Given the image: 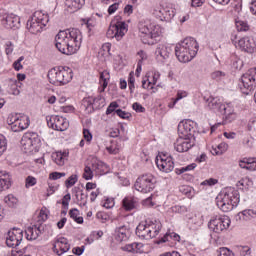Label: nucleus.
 <instances>
[{
	"label": "nucleus",
	"instance_id": "nucleus-1",
	"mask_svg": "<svg viewBox=\"0 0 256 256\" xmlns=\"http://www.w3.org/2000/svg\"><path fill=\"white\" fill-rule=\"evenodd\" d=\"M83 34L77 28L58 32L55 36V47L63 55H75L81 49Z\"/></svg>",
	"mask_w": 256,
	"mask_h": 256
},
{
	"label": "nucleus",
	"instance_id": "nucleus-2",
	"mask_svg": "<svg viewBox=\"0 0 256 256\" xmlns=\"http://www.w3.org/2000/svg\"><path fill=\"white\" fill-rule=\"evenodd\" d=\"M199 51V43L192 37H187L175 46V55L180 63L193 61Z\"/></svg>",
	"mask_w": 256,
	"mask_h": 256
},
{
	"label": "nucleus",
	"instance_id": "nucleus-3",
	"mask_svg": "<svg viewBox=\"0 0 256 256\" xmlns=\"http://www.w3.org/2000/svg\"><path fill=\"white\" fill-rule=\"evenodd\" d=\"M240 196L239 191L233 187H226L216 197V205L224 213L233 211L234 207L239 205Z\"/></svg>",
	"mask_w": 256,
	"mask_h": 256
},
{
	"label": "nucleus",
	"instance_id": "nucleus-4",
	"mask_svg": "<svg viewBox=\"0 0 256 256\" xmlns=\"http://www.w3.org/2000/svg\"><path fill=\"white\" fill-rule=\"evenodd\" d=\"M161 227L162 225L159 220L147 219L139 223L136 228V235L140 239H153L159 235Z\"/></svg>",
	"mask_w": 256,
	"mask_h": 256
},
{
	"label": "nucleus",
	"instance_id": "nucleus-5",
	"mask_svg": "<svg viewBox=\"0 0 256 256\" xmlns=\"http://www.w3.org/2000/svg\"><path fill=\"white\" fill-rule=\"evenodd\" d=\"M138 29L141 33L142 43L145 45H154L155 39L161 37V26L149 21L140 22Z\"/></svg>",
	"mask_w": 256,
	"mask_h": 256
},
{
	"label": "nucleus",
	"instance_id": "nucleus-6",
	"mask_svg": "<svg viewBox=\"0 0 256 256\" xmlns=\"http://www.w3.org/2000/svg\"><path fill=\"white\" fill-rule=\"evenodd\" d=\"M47 77L52 85H67L73 79V70L69 67H55L48 71Z\"/></svg>",
	"mask_w": 256,
	"mask_h": 256
},
{
	"label": "nucleus",
	"instance_id": "nucleus-7",
	"mask_svg": "<svg viewBox=\"0 0 256 256\" xmlns=\"http://www.w3.org/2000/svg\"><path fill=\"white\" fill-rule=\"evenodd\" d=\"M21 145L22 151L28 155H31L32 153L39 152V148L41 147V139L37 133L29 132L23 135Z\"/></svg>",
	"mask_w": 256,
	"mask_h": 256
},
{
	"label": "nucleus",
	"instance_id": "nucleus-8",
	"mask_svg": "<svg viewBox=\"0 0 256 256\" xmlns=\"http://www.w3.org/2000/svg\"><path fill=\"white\" fill-rule=\"evenodd\" d=\"M47 23H49V15L38 11L27 21L26 27L30 33L37 35V33H41L43 27L47 26Z\"/></svg>",
	"mask_w": 256,
	"mask_h": 256
},
{
	"label": "nucleus",
	"instance_id": "nucleus-9",
	"mask_svg": "<svg viewBox=\"0 0 256 256\" xmlns=\"http://www.w3.org/2000/svg\"><path fill=\"white\" fill-rule=\"evenodd\" d=\"M7 124L9 125L11 131L14 133H19L20 131H25V129L29 128L31 120L27 115L10 114L7 118Z\"/></svg>",
	"mask_w": 256,
	"mask_h": 256
},
{
	"label": "nucleus",
	"instance_id": "nucleus-10",
	"mask_svg": "<svg viewBox=\"0 0 256 256\" xmlns=\"http://www.w3.org/2000/svg\"><path fill=\"white\" fill-rule=\"evenodd\" d=\"M231 227V218L226 215H214L208 222V228L213 233H225Z\"/></svg>",
	"mask_w": 256,
	"mask_h": 256
},
{
	"label": "nucleus",
	"instance_id": "nucleus-11",
	"mask_svg": "<svg viewBox=\"0 0 256 256\" xmlns=\"http://www.w3.org/2000/svg\"><path fill=\"white\" fill-rule=\"evenodd\" d=\"M155 183H157L155 176L148 173L138 177L134 187L136 191H139L140 193H151V191L155 189Z\"/></svg>",
	"mask_w": 256,
	"mask_h": 256
},
{
	"label": "nucleus",
	"instance_id": "nucleus-12",
	"mask_svg": "<svg viewBox=\"0 0 256 256\" xmlns=\"http://www.w3.org/2000/svg\"><path fill=\"white\" fill-rule=\"evenodd\" d=\"M127 31H129V25H127L125 21H118L115 24L110 25L107 31V37H109V39L121 41V39L125 37Z\"/></svg>",
	"mask_w": 256,
	"mask_h": 256
},
{
	"label": "nucleus",
	"instance_id": "nucleus-13",
	"mask_svg": "<svg viewBox=\"0 0 256 256\" xmlns=\"http://www.w3.org/2000/svg\"><path fill=\"white\" fill-rule=\"evenodd\" d=\"M177 10L175 4L164 3L161 4L157 9L154 10V15L158 17L160 21H171L175 17Z\"/></svg>",
	"mask_w": 256,
	"mask_h": 256
},
{
	"label": "nucleus",
	"instance_id": "nucleus-14",
	"mask_svg": "<svg viewBox=\"0 0 256 256\" xmlns=\"http://www.w3.org/2000/svg\"><path fill=\"white\" fill-rule=\"evenodd\" d=\"M156 165L159 171H162V173H171V171L175 169L173 157L168 153H160L156 157Z\"/></svg>",
	"mask_w": 256,
	"mask_h": 256
},
{
	"label": "nucleus",
	"instance_id": "nucleus-15",
	"mask_svg": "<svg viewBox=\"0 0 256 256\" xmlns=\"http://www.w3.org/2000/svg\"><path fill=\"white\" fill-rule=\"evenodd\" d=\"M47 125L51 129H54V131H67V129H69V121L59 115L47 118Z\"/></svg>",
	"mask_w": 256,
	"mask_h": 256
},
{
	"label": "nucleus",
	"instance_id": "nucleus-16",
	"mask_svg": "<svg viewBox=\"0 0 256 256\" xmlns=\"http://www.w3.org/2000/svg\"><path fill=\"white\" fill-rule=\"evenodd\" d=\"M195 127H197V123H195V121L191 119L182 120L178 124V135L181 137H189L193 139Z\"/></svg>",
	"mask_w": 256,
	"mask_h": 256
},
{
	"label": "nucleus",
	"instance_id": "nucleus-17",
	"mask_svg": "<svg viewBox=\"0 0 256 256\" xmlns=\"http://www.w3.org/2000/svg\"><path fill=\"white\" fill-rule=\"evenodd\" d=\"M255 81L256 79L249 72H246L245 74H243L239 82V87L242 93H244L245 95H249V92L255 91L256 89Z\"/></svg>",
	"mask_w": 256,
	"mask_h": 256
},
{
	"label": "nucleus",
	"instance_id": "nucleus-18",
	"mask_svg": "<svg viewBox=\"0 0 256 256\" xmlns=\"http://www.w3.org/2000/svg\"><path fill=\"white\" fill-rule=\"evenodd\" d=\"M23 241V230L20 228H13L12 230L8 231V236L6 237V245L7 247H19L21 242Z\"/></svg>",
	"mask_w": 256,
	"mask_h": 256
},
{
	"label": "nucleus",
	"instance_id": "nucleus-19",
	"mask_svg": "<svg viewBox=\"0 0 256 256\" xmlns=\"http://www.w3.org/2000/svg\"><path fill=\"white\" fill-rule=\"evenodd\" d=\"M194 145V138L179 136L174 143V149L178 153H187Z\"/></svg>",
	"mask_w": 256,
	"mask_h": 256
},
{
	"label": "nucleus",
	"instance_id": "nucleus-20",
	"mask_svg": "<svg viewBox=\"0 0 256 256\" xmlns=\"http://www.w3.org/2000/svg\"><path fill=\"white\" fill-rule=\"evenodd\" d=\"M236 48L241 49L244 53L253 55V53H256V41L249 36H244L238 40V46Z\"/></svg>",
	"mask_w": 256,
	"mask_h": 256
},
{
	"label": "nucleus",
	"instance_id": "nucleus-21",
	"mask_svg": "<svg viewBox=\"0 0 256 256\" xmlns=\"http://www.w3.org/2000/svg\"><path fill=\"white\" fill-rule=\"evenodd\" d=\"M172 52L173 49H171V46L167 44H158L155 50L156 60L158 63H167V61H169V57H171Z\"/></svg>",
	"mask_w": 256,
	"mask_h": 256
},
{
	"label": "nucleus",
	"instance_id": "nucleus-22",
	"mask_svg": "<svg viewBox=\"0 0 256 256\" xmlns=\"http://www.w3.org/2000/svg\"><path fill=\"white\" fill-rule=\"evenodd\" d=\"M206 107L210 111H214V113H223V108L227 107V104H223L221 99L217 97L210 96L206 100Z\"/></svg>",
	"mask_w": 256,
	"mask_h": 256
},
{
	"label": "nucleus",
	"instance_id": "nucleus-23",
	"mask_svg": "<svg viewBox=\"0 0 256 256\" xmlns=\"http://www.w3.org/2000/svg\"><path fill=\"white\" fill-rule=\"evenodd\" d=\"M43 231V226L39 225H34L32 227H28L25 230L26 233V239L28 241H35V239H38L39 235H41Z\"/></svg>",
	"mask_w": 256,
	"mask_h": 256
},
{
	"label": "nucleus",
	"instance_id": "nucleus-24",
	"mask_svg": "<svg viewBox=\"0 0 256 256\" xmlns=\"http://www.w3.org/2000/svg\"><path fill=\"white\" fill-rule=\"evenodd\" d=\"M85 5V0H65V7L68 13H76Z\"/></svg>",
	"mask_w": 256,
	"mask_h": 256
},
{
	"label": "nucleus",
	"instance_id": "nucleus-25",
	"mask_svg": "<svg viewBox=\"0 0 256 256\" xmlns=\"http://www.w3.org/2000/svg\"><path fill=\"white\" fill-rule=\"evenodd\" d=\"M225 115L223 123H233L237 119V113H235V110L233 109V106L231 104H226V107L223 108V111L221 112Z\"/></svg>",
	"mask_w": 256,
	"mask_h": 256
},
{
	"label": "nucleus",
	"instance_id": "nucleus-26",
	"mask_svg": "<svg viewBox=\"0 0 256 256\" xmlns=\"http://www.w3.org/2000/svg\"><path fill=\"white\" fill-rule=\"evenodd\" d=\"M114 239L118 243L127 241V239H129V230L127 229V226H120L116 228L114 231Z\"/></svg>",
	"mask_w": 256,
	"mask_h": 256
},
{
	"label": "nucleus",
	"instance_id": "nucleus-27",
	"mask_svg": "<svg viewBox=\"0 0 256 256\" xmlns=\"http://www.w3.org/2000/svg\"><path fill=\"white\" fill-rule=\"evenodd\" d=\"M3 25L6 29H18L19 27V18L15 14L7 15L3 19Z\"/></svg>",
	"mask_w": 256,
	"mask_h": 256
},
{
	"label": "nucleus",
	"instance_id": "nucleus-28",
	"mask_svg": "<svg viewBox=\"0 0 256 256\" xmlns=\"http://www.w3.org/2000/svg\"><path fill=\"white\" fill-rule=\"evenodd\" d=\"M11 188V175L0 171V193Z\"/></svg>",
	"mask_w": 256,
	"mask_h": 256
},
{
	"label": "nucleus",
	"instance_id": "nucleus-29",
	"mask_svg": "<svg viewBox=\"0 0 256 256\" xmlns=\"http://www.w3.org/2000/svg\"><path fill=\"white\" fill-rule=\"evenodd\" d=\"M68 157H69V152L58 151L52 154V160L59 167H63V165H65Z\"/></svg>",
	"mask_w": 256,
	"mask_h": 256
},
{
	"label": "nucleus",
	"instance_id": "nucleus-30",
	"mask_svg": "<svg viewBox=\"0 0 256 256\" xmlns=\"http://www.w3.org/2000/svg\"><path fill=\"white\" fill-rule=\"evenodd\" d=\"M110 79H111V74H109V71L104 70L103 72L100 73V78H99L100 87L98 88V91L100 93H103V91L107 89V85H109Z\"/></svg>",
	"mask_w": 256,
	"mask_h": 256
},
{
	"label": "nucleus",
	"instance_id": "nucleus-31",
	"mask_svg": "<svg viewBox=\"0 0 256 256\" xmlns=\"http://www.w3.org/2000/svg\"><path fill=\"white\" fill-rule=\"evenodd\" d=\"M143 243L140 242H134L131 244H127L122 247L123 251H127L128 253H143Z\"/></svg>",
	"mask_w": 256,
	"mask_h": 256
},
{
	"label": "nucleus",
	"instance_id": "nucleus-32",
	"mask_svg": "<svg viewBox=\"0 0 256 256\" xmlns=\"http://www.w3.org/2000/svg\"><path fill=\"white\" fill-rule=\"evenodd\" d=\"M239 219L242 221H253L256 219V210L253 209H246L238 213Z\"/></svg>",
	"mask_w": 256,
	"mask_h": 256
},
{
	"label": "nucleus",
	"instance_id": "nucleus-33",
	"mask_svg": "<svg viewBox=\"0 0 256 256\" xmlns=\"http://www.w3.org/2000/svg\"><path fill=\"white\" fill-rule=\"evenodd\" d=\"M167 241H181V236L175 232L166 233L162 238H160L157 243L161 245V243H167Z\"/></svg>",
	"mask_w": 256,
	"mask_h": 256
},
{
	"label": "nucleus",
	"instance_id": "nucleus-34",
	"mask_svg": "<svg viewBox=\"0 0 256 256\" xmlns=\"http://www.w3.org/2000/svg\"><path fill=\"white\" fill-rule=\"evenodd\" d=\"M98 55L101 57L102 61H107L111 55V43H104L101 46Z\"/></svg>",
	"mask_w": 256,
	"mask_h": 256
},
{
	"label": "nucleus",
	"instance_id": "nucleus-35",
	"mask_svg": "<svg viewBox=\"0 0 256 256\" xmlns=\"http://www.w3.org/2000/svg\"><path fill=\"white\" fill-rule=\"evenodd\" d=\"M211 79L217 81L218 83H223L229 79V75L225 71L216 70L211 73Z\"/></svg>",
	"mask_w": 256,
	"mask_h": 256
},
{
	"label": "nucleus",
	"instance_id": "nucleus-36",
	"mask_svg": "<svg viewBox=\"0 0 256 256\" xmlns=\"http://www.w3.org/2000/svg\"><path fill=\"white\" fill-rule=\"evenodd\" d=\"M56 241L58 243V248L60 249L61 254L67 253V251L71 249V244H69V240H67V238L59 237V238H56Z\"/></svg>",
	"mask_w": 256,
	"mask_h": 256
},
{
	"label": "nucleus",
	"instance_id": "nucleus-37",
	"mask_svg": "<svg viewBox=\"0 0 256 256\" xmlns=\"http://www.w3.org/2000/svg\"><path fill=\"white\" fill-rule=\"evenodd\" d=\"M146 79L149 82V85H151L152 87H155V85H157V81H159V79H161V73H159V71H151L147 74Z\"/></svg>",
	"mask_w": 256,
	"mask_h": 256
},
{
	"label": "nucleus",
	"instance_id": "nucleus-38",
	"mask_svg": "<svg viewBox=\"0 0 256 256\" xmlns=\"http://www.w3.org/2000/svg\"><path fill=\"white\" fill-rule=\"evenodd\" d=\"M229 145L227 143L222 142L216 146H212L211 153L212 155H223L225 151H227Z\"/></svg>",
	"mask_w": 256,
	"mask_h": 256
},
{
	"label": "nucleus",
	"instance_id": "nucleus-39",
	"mask_svg": "<svg viewBox=\"0 0 256 256\" xmlns=\"http://www.w3.org/2000/svg\"><path fill=\"white\" fill-rule=\"evenodd\" d=\"M235 26L239 33H243V32L246 33V31H249L250 29L249 23L245 20L237 19L235 21Z\"/></svg>",
	"mask_w": 256,
	"mask_h": 256
},
{
	"label": "nucleus",
	"instance_id": "nucleus-40",
	"mask_svg": "<svg viewBox=\"0 0 256 256\" xmlns=\"http://www.w3.org/2000/svg\"><path fill=\"white\" fill-rule=\"evenodd\" d=\"M19 82L17 80H10L9 81V88L8 93L9 95H20L21 91L18 88Z\"/></svg>",
	"mask_w": 256,
	"mask_h": 256
},
{
	"label": "nucleus",
	"instance_id": "nucleus-41",
	"mask_svg": "<svg viewBox=\"0 0 256 256\" xmlns=\"http://www.w3.org/2000/svg\"><path fill=\"white\" fill-rule=\"evenodd\" d=\"M97 171H98V175H107V173H109V171H111V167H109V165H107V163H105L103 161H98L97 162Z\"/></svg>",
	"mask_w": 256,
	"mask_h": 256
},
{
	"label": "nucleus",
	"instance_id": "nucleus-42",
	"mask_svg": "<svg viewBox=\"0 0 256 256\" xmlns=\"http://www.w3.org/2000/svg\"><path fill=\"white\" fill-rule=\"evenodd\" d=\"M123 208L125 211H133L135 208V199L131 197H126L122 201Z\"/></svg>",
	"mask_w": 256,
	"mask_h": 256
},
{
	"label": "nucleus",
	"instance_id": "nucleus-43",
	"mask_svg": "<svg viewBox=\"0 0 256 256\" xmlns=\"http://www.w3.org/2000/svg\"><path fill=\"white\" fill-rule=\"evenodd\" d=\"M106 150L110 155H117L121 151V145L117 141H111V144L106 147Z\"/></svg>",
	"mask_w": 256,
	"mask_h": 256
},
{
	"label": "nucleus",
	"instance_id": "nucleus-44",
	"mask_svg": "<svg viewBox=\"0 0 256 256\" xmlns=\"http://www.w3.org/2000/svg\"><path fill=\"white\" fill-rule=\"evenodd\" d=\"M189 209H187V206H179L175 205L168 209L167 213L171 215V213H179L180 215H185Z\"/></svg>",
	"mask_w": 256,
	"mask_h": 256
},
{
	"label": "nucleus",
	"instance_id": "nucleus-45",
	"mask_svg": "<svg viewBox=\"0 0 256 256\" xmlns=\"http://www.w3.org/2000/svg\"><path fill=\"white\" fill-rule=\"evenodd\" d=\"M95 169H97V165L95 164H92V167H85L83 177L84 179H86V181H89V179H93V171H95Z\"/></svg>",
	"mask_w": 256,
	"mask_h": 256
},
{
	"label": "nucleus",
	"instance_id": "nucleus-46",
	"mask_svg": "<svg viewBox=\"0 0 256 256\" xmlns=\"http://www.w3.org/2000/svg\"><path fill=\"white\" fill-rule=\"evenodd\" d=\"M4 202L6 203V205H8V207H17V203H19V200L13 194H9L5 196Z\"/></svg>",
	"mask_w": 256,
	"mask_h": 256
},
{
	"label": "nucleus",
	"instance_id": "nucleus-47",
	"mask_svg": "<svg viewBox=\"0 0 256 256\" xmlns=\"http://www.w3.org/2000/svg\"><path fill=\"white\" fill-rule=\"evenodd\" d=\"M69 215L71 219H73L76 223L81 225L83 223V217L79 216V211L77 208H73L69 211Z\"/></svg>",
	"mask_w": 256,
	"mask_h": 256
},
{
	"label": "nucleus",
	"instance_id": "nucleus-48",
	"mask_svg": "<svg viewBox=\"0 0 256 256\" xmlns=\"http://www.w3.org/2000/svg\"><path fill=\"white\" fill-rule=\"evenodd\" d=\"M187 97H189V92L187 90H178L176 98L173 101V106L177 105L181 99H187Z\"/></svg>",
	"mask_w": 256,
	"mask_h": 256
},
{
	"label": "nucleus",
	"instance_id": "nucleus-49",
	"mask_svg": "<svg viewBox=\"0 0 256 256\" xmlns=\"http://www.w3.org/2000/svg\"><path fill=\"white\" fill-rule=\"evenodd\" d=\"M128 87L130 94L133 95L135 93V73L130 72L128 76Z\"/></svg>",
	"mask_w": 256,
	"mask_h": 256
},
{
	"label": "nucleus",
	"instance_id": "nucleus-50",
	"mask_svg": "<svg viewBox=\"0 0 256 256\" xmlns=\"http://www.w3.org/2000/svg\"><path fill=\"white\" fill-rule=\"evenodd\" d=\"M101 205L102 207H105V209H113V207H115V200L113 198L105 197L101 202Z\"/></svg>",
	"mask_w": 256,
	"mask_h": 256
},
{
	"label": "nucleus",
	"instance_id": "nucleus-51",
	"mask_svg": "<svg viewBox=\"0 0 256 256\" xmlns=\"http://www.w3.org/2000/svg\"><path fill=\"white\" fill-rule=\"evenodd\" d=\"M7 151V139L3 134H0V157Z\"/></svg>",
	"mask_w": 256,
	"mask_h": 256
},
{
	"label": "nucleus",
	"instance_id": "nucleus-52",
	"mask_svg": "<svg viewBox=\"0 0 256 256\" xmlns=\"http://www.w3.org/2000/svg\"><path fill=\"white\" fill-rule=\"evenodd\" d=\"M196 167H197V164L192 163V164H189L188 166L177 169L176 173L178 175H182V173H186V171H193V169H195Z\"/></svg>",
	"mask_w": 256,
	"mask_h": 256
},
{
	"label": "nucleus",
	"instance_id": "nucleus-53",
	"mask_svg": "<svg viewBox=\"0 0 256 256\" xmlns=\"http://www.w3.org/2000/svg\"><path fill=\"white\" fill-rule=\"evenodd\" d=\"M96 25H97V21L93 18H89L85 22V27L88 29V33H91V31H93V29H95Z\"/></svg>",
	"mask_w": 256,
	"mask_h": 256
},
{
	"label": "nucleus",
	"instance_id": "nucleus-54",
	"mask_svg": "<svg viewBox=\"0 0 256 256\" xmlns=\"http://www.w3.org/2000/svg\"><path fill=\"white\" fill-rule=\"evenodd\" d=\"M4 49H5L6 55H13V51L15 49V44H13V42H11V41H7L4 44Z\"/></svg>",
	"mask_w": 256,
	"mask_h": 256
},
{
	"label": "nucleus",
	"instance_id": "nucleus-55",
	"mask_svg": "<svg viewBox=\"0 0 256 256\" xmlns=\"http://www.w3.org/2000/svg\"><path fill=\"white\" fill-rule=\"evenodd\" d=\"M78 178L77 175H71L66 181H65V185L67 189H70V187H73V185H75V183H77Z\"/></svg>",
	"mask_w": 256,
	"mask_h": 256
},
{
	"label": "nucleus",
	"instance_id": "nucleus-56",
	"mask_svg": "<svg viewBox=\"0 0 256 256\" xmlns=\"http://www.w3.org/2000/svg\"><path fill=\"white\" fill-rule=\"evenodd\" d=\"M35 185H37V178L33 176H28L26 178V184H25L26 189H29V187H35Z\"/></svg>",
	"mask_w": 256,
	"mask_h": 256
},
{
	"label": "nucleus",
	"instance_id": "nucleus-57",
	"mask_svg": "<svg viewBox=\"0 0 256 256\" xmlns=\"http://www.w3.org/2000/svg\"><path fill=\"white\" fill-rule=\"evenodd\" d=\"M25 57L24 56H20L14 63H13V68L15 69V71H21V69H23V64H21V61H24Z\"/></svg>",
	"mask_w": 256,
	"mask_h": 256
},
{
	"label": "nucleus",
	"instance_id": "nucleus-58",
	"mask_svg": "<svg viewBox=\"0 0 256 256\" xmlns=\"http://www.w3.org/2000/svg\"><path fill=\"white\" fill-rule=\"evenodd\" d=\"M118 107H119V104L117 102L110 103V105L108 106V108L106 110V115H111V113H115V111H117Z\"/></svg>",
	"mask_w": 256,
	"mask_h": 256
},
{
	"label": "nucleus",
	"instance_id": "nucleus-59",
	"mask_svg": "<svg viewBox=\"0 0 256 256\" xmlns=\"http://www.w3.org/2000/svg\"><path fill=\"white\" fill-rule=\"evenodd\" d=\"M48 219V215L47 212H45V210H41L39 215H38V223L41 226L42 223H45V221H47Z\"/></svg>",
	"mask_w": 256,
	"mask_h": 256
},
{
	"label": "nucleus",
	"instance_id": "nucleus-60",
	"mask_svg": "<svg viewBox=\"0 0 256 256\" xmlns=\"http://www.w3.org/2000/svg\"><path fill=\"white\" fill-rule=\"evenodd\" d=\"M65 172H52L49 175V179H52V181H57V179H61V177H65Z\"/></svg>",
	"mask_w": 256,
	"mask_h": 256
},
{
	"label": "nucleus",
	"instance_id": "nucleus-61",
	"mask_svg": "<svg viewBox=\"0 0 256 256\" xmlns=\"http://www.w3.org/2000/svg\"><path fill=\"white\" fill-rule=\"evenodd\" d=\"M247 171H256V157L255 158H248Z\"/></svg>",
	"mask_w": 256,
	"mask_h": 256
},
{
	"label": "nucleus",
	"instance_id": "nucleus-62",
	"mask_svg": "<svg viewBox=\"0 0 256 256\" xmlns=\"http://www.w3.org/2000/svg\"><path fill=\"white\" fill-rule=\"evenodd\" d=\"M116 115H118V117H120L121 119H129L131 117V114H129V112L123 111L121 109H117L115 111Z\"/></svg>",
	"mask_w": 256,
	"mask_h": 256
},
{
	"label": "nucleus",
	"instance_id": "nucleus-63",
	"mask_svg": "<svg viewBox=\"0 0 256 256\" xmlns=\"http://www.w3.org/2000/svg\"><path fill=\"white\" fill-rule=\"evenodd\" d=\"M239 253L241 256H247L251 253V248L249 246H240Z\"/></svg>",
	"mask_w": 256,
	"mask_h": 256
},
{
	"label": "nucleus",
	"instance_id": "nucleus-64",
	"mask_svg": "<svg viewBox=\"0 0 256 256\" xmlns=\"http://www.w3.org/2000/svg\"><path fill=\"white\" fill-rule=\"evenodd\" d=\"M137 57H138V61H140L141 63H143V61H147V52H145L144 50H139L137 52Z\"/></svg>",
	"mask_w": 256,
	"mask_h": 256
}]
</instances>
